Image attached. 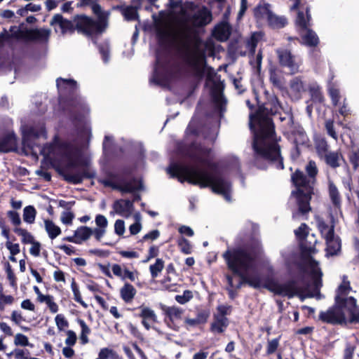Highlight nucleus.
<instances>
[{
	"mask_svg": "<svg viewBox=\"0 0 359 359\" xmlns=\"http://www.w3.org/2000/svg\"><path fill=\"white\" fill-rule=\"evenodd\" d=\"M271 15L272 13L268 4L259 5L255 9V15L260 20H266L267 21L269 18V15Z\"/></svg>",
	"mask_w": 359,
	"mask_h": 359,
	"instance_id": "obj_30",
	"label": "nucleus"
},
{
	"mask_svg": "<svg viewBox=\"0 0 359 359\" xmlns=\"http://www.w3.org/2000/svg\"><path fill=\"white\" fill-rule=\"evenodd\" d=\"M346 316H348L349 320H351V316L349 313L347 307L344 306V303L338 304L336 302V305L330 308L325 311H321L319 313V319L323 322L327 323H342L346 321Z\"/></svg>",
	"mask_w": 359,
	"mask_h": 359,
	"instance_id": "obj_10",
	"label": "nucleus"
},
{
	"mask_svg": "<svg viewBox=\"0 0 359 359\" xmlns=\"http://www.w3.org/2000/svg\"><path fill=\"white\" fill-rule=\"evenodd\" d=\"M56 82L59 92L62 95L73 93L77 88L76 81L71 79H57Z\"/></svg>",
	"mask_w": 359,
	"mask_h": 359,
	"instance_id": "obj_19",
	"label": "nucleus"
},
{
	"mask_svg": "<svg viewBox=\"0 0 359 359\" xmlns=\"http://www.w3.org/2000/svg\"><path fill=\"white\" fill-rule=\"evenodd\" d=\"M136 294V290L130 283H125L120 290L121 299L126 303L131 302Z\"/></svg>",
	"mask_w": 359,
	"mask_h": 359,
	"instance_id": "obj_23",
	"label": "nucleus"
},
{
	"mask_svg": "<svg viewBox=\"0 0 359 359\" xmlns=\"http://www.w3.org/2000/svg\"><path fill=\"white\" fill-rule=\"evenodd\" d=\"M278 62L281 67H285L291 74L298 72L299 65L295 61V57L291 52L286 49L279 48L276 50Z\"/></svg>",
	"mask_w": 359,
	"mask_h": 359,
	"instance_id": "obj_15",
	"label": "nucleus"
},
{
	"mask_svg": "<svg viewBox=\"0 0 359 359\" xmlns=\"http://www.w3.org/2000/svg\"><path fill=\"white\" fill-rule=\"evenodd\" d=\"M100 53L102 56V60L104 62H107L109 60V47L108 43H104L99 47Z\"/></svg>",
	"mask_w": 359,
	"mask_h": 359,
	"instance_id": "obj_56",
	"label": "nucleus"
},
{
	"mask_svg": "<svg viewBox=\"0 0 359 359\" xmlns=\"http://www.w3.org/2000/svg\"><path fill=\"white\" fill-rule=\"evenodd\" d=\"M262 39V32H255L252 34L250 38L247 41V48L249 49L252 54L255 53L256 46L259 40Z\"/></svg>",
	"mask_w": 359,
	"mask_h": 359,
	"instance_id": "obj_37",
	"label": "nucleus"
},
{
	"mask_svg": "<svg viewBox=\"0 0 359 359\" xmlns=\"http://www.w3.org/2000/svg\"><path fill=\"white\" fill-rule=\"evenodd\" d=\"M115 8L120 10L127 20H136L138 19V8L132 6H118Z\"/></svg>",
	"mask_w": 359,
	"mask_h": 359,
	"instance_id": "obj_25",
	"label": "nucleus"
},
{
	"mask_svg": "<svg viewBox=\"0 0 359 359\" xmlns=\"http://www.w3.org/2000/svg\"><path fill=\"white\" fill-rule=\"evenodd\" d=\"M310 18L309 9L306 8V17L302 12H298L296 24L301 29L300 35L303 43L309 46H315L318 43V37L314 32L308 28Z\"/></svg>",
	"mask_w": 359,
	"mask_h": 359,
	"instance_id": "obj_11",
	"label": "nucleus"
},
{
	"mask_svg": "<svg viewBox=\"0 0 359 359\" xmlns=\"http://www.w3.org/2000/svg\"><path fill=\"white\" fill-rule=\"evenodd\" d=\"M55 321L60 331L64 330L69 326L68 321L62 314H57L55 318Z\"/></svg>",
	"mask_w": 359,
	"mask_h": 359,
	"instance_id": "obj_45",
	"label": "nucleus"
},
{
	"mask_svg": "<svg viewBox=\"0 0 359 359\" xmlns=\"http://www.w3.org/2000/svg\"><path fill=\"white\" fill-rule=\"evenodd\" d=\"M229 324L228 319L214 316V320L211 324L210 330L214 333H222Z\"/></svg>",
	"mask_w": 359,
	"mask_h": 359,
	"instance_id": "obj_24",
	"label": "nucleus"
},
{
	"mask_svg": "<svg viewBox=\"0 0 359 359\" xmlns=\"http://www.w3.org/2000/svg\"><path fill=\"white\" fill-rule=\"evenodd\" d=\"M7 215L15 227H19L21 224L20 215L15 211L10 210L7 212Z\"/></svg>",
	"mask_w": 359,
	"mask_h": 359,
	"instance_id": "obj_49",
	"label": "nucleus"
},
{
	"mask_svg": "<svg viewBox=\"0 0 359 359\" xmlns=\"http://www.w3.org/2000/svg\"><path fill=\"white\" fill-rule=\"evenodd\" d=\"M163 311L172 322L181 319L183 314V310L175 306L165 307Z\"/></svg>",
	"mask_w": 359,
	"mask_h": 359,
	"instance_id": "obj_29",
	"label": "nucleus"
},
{
	"mask_svg": "<svg viewBox=\"0 0 359 359\" xmlns=\"http://www.w3.org/2000/svg\"><path fill=\"white\" fill-rule=\"evenodd\" d=\"M95 223L96 227L92 229L86 226H81L74 231V235L64 238V241L81 244L86 241L93 235L97 241H100L107 233L108 220L102 215L98 214L95 216Z\"/></svg>",
	"mask_w": 359,
	"mask_h": 359,
	"instance_id": "obj_8",
	"label": "nucleus"
},
{
	"mask_svg": "<svg viewBox=\"0 0 359 359\" xmlns=\"http://www.w3.org/2000/svg\"><path fill=\"white\" fill-rule=\"evenodd\" d=\"M111 271L114 275L123 280L124 269L119 264H113L111 266Z\"/></svg>",
	"mask_w": 359,
	"mask_h": 359,
	"instance_id": "obj_61",
	"label": "nucleus"
},
{
	"mask_svg": "<svg viewBox=\"0 0 359 359\" xmlns=\"http://www.w3.org/2000/svg\"><path fill=\"white\" fill-rule=\"evenodd\" d=\"M13 231L21 236V241L25 244H29L34 241V236L25 229L15 227Z\"/></svg>",
	"mask_w": 359,
	"mask_h": 359,
	"instance_id": "obj_35",
	"label": "nucleus"
},
{
	"mask_svg": "<svg viewBox=\"0 0 359 359\" xmlns=\"http://www.w3.org/2000/svg\"><path fill=\"white\" fill-rule=\"evenodd\" d=\"M14 344L16 346H32V345H30V344L29 343L28 338L25 335H24L22 334H17L15 336Z\"/></svg>",
	"mask_w": 359,
	"mask_h": 359,
	"instance_id": "obj_47",
	"label": "nucleus"
},
{
	"mask_svg": "<svg viewBox=\"0 0 359 359\" xmlns=\"http://www.w3.org/2000/svg\"><path fill=\"white\" fill-rule=\"evenodd\" d=\"M325 129L327 130V134L331 136L335 140H337L338 137L336 131L334 128V122L332 120H326L325 123Z\"/></svg>",
	"mask_w": 359,
	"mask_h": 359,
	"instance_id": "obj_50",
	"label": "nucleus"
},
{
	"mask_svg": "<svg viewBox=\"0 0 359 359\" xmlns=\"http://www.w3.org/2000/svg\"><path fill=\"white\" fill-rule=\"evenodd\" d=\"M79 323L81 328L80 339L83 344H86L88 342V336L90 333V329L83 320H79Z\"/></svg>",
	"mask_w": 359,
	"mask_h": 359,
	"instance_id": "obj_38",
	"label": "nucleus"
},
{
	"mask_svg": "<svg viewBox=\"0 0 359 359\" xmlns=\"http://www.w3.org/2000/svg\"><path fill=\"white\" fill-rule=\"evenodd\" d=\"M40 151L46 159L62 169L66 181L79 184L84 177H91L78 146L55 137L53 143L46 144Z\"/></svg>",
	"mask_w": 359,
	"mask_h": 359,
	"instance_id": "obj_3",
	"label": "nucleus"
},
{
	"mask_svg": "<svg viewBox=\"0 0 359 359\" xmlns=\"http://www.w3.org/2000/svg\"><path fill=\"white\" fill-rule=\"evenodd\" d=\"M67 110H69L70 113L74 114L80 111L83 113L86 111V107L83 101L81 98L76 97L75 100H70L68 101L67 104Z\"/></svg>",
	"mask_w": 359,
	"mask_h": 359,
	"instance_id": "obj_28",
	"label": "nucleus"
},
{
	"mask_svg": "<svg viewBox=\"0 0 359 359\" xmlns=\"http://www.w3.org/2000/svg\"><path fill=\"white\" fill-rule=\"evenodd\" d=\"M173 7L187 38L194 37L197 28L206 26L212 20V13L207 7L199 6L194 2H175Z\"/></svg>",
	"mask_w": 359,
	"mask_h": 359,
	"instance_id": "obj_5",
	"label": "nucleus"
},
{
	"mask_svg": "<svg viewBox=\"0 0 359 359\" xmlns=\"http://www.w3.org/2000/svg\"><path fill=\"white\" fill-rule=\"evenodd\" d=\"M309 228L305 224H302L300 226L295 230L294 233L299 239L304 238L309 233Z\"/></svg>",
	"mask_w": 359,
	"mask_h": 359,
	"instance_id": "obj_54",
	"label": "nucleus"
},
{
	"mask_svg": "<svg viewBox=\"0 0 359 359\" xmlns=\"http://www.w3.org/2000/svg\"><path fill=\"white\" fill-rule=\"evenodd\" d=\"M74 218V215L73 212L70 211H64L61 214L60 221L62 224L67 225H71L72 224V220Z\"/></svg>",
	"mask_w": 359,
	"mask_h": 359,
	"instance_id": "obj_48",
	"label": "nucleus"
},
{
	"mask_svg": "<svg viewBox=\"0 0 359 359\" xmlns=\"http://www.w3.org/2000/svg\"><path fill=\"white\" fill-rule=\"evenodd\" d=\"M29 35L34 40L46 41L50 35V30L46 29H33L30 31Z\"/></svg>",
	"mask_w": 359,
	"mask_h": 359,
	"instance_id": "obj_33",
	"label": "nucleus"
},
{
	"mask_svg": "<svg viewBox=\"0 0 359 359\" xmlns=\"http://www.w3.org/2000/svg\"><path fill=\"white\" fill-rule=\"evenodd\" d=\"M193 297L192 292L190 290H185L182 295H177L175 297L176 301L181 304H184L189 302Z\"/></svg>",
	"mask_w": 359,
	"mask_h": 359,
	"instance_id": "obj_51",
	"label": "nucleus"
},
{
	"mask_svg": "<svg viewBox=\"0 0 359 359\" xmlns=\"http://www.w3.org/2000/svg\"><path fill=\"white\" fill-rule=\"evenodd\" d=\"M6 246L10 251L11 255H16L20 251L19 244L13 243L9 241H7V242L6 243Z\"/></svg>",
	"mask_w": 359,
	"mask_h": 359,
	"instance_id": "obj_58",
	"label": "nucleus"
},
{
	"mask_svg": "<svg viewBox=\"0 0 359 359\" xmlns=\"http://www.w3.org/2000/svg\"><path fill=\"white\" fill-rule=\"evenodd\" d=\"M46 305L49 308L50 311L55 313L58 311V306L57 304L54 302L53 297L52 296H50L49 298L46 302Z\"/></svg>",
	"mask_w": 359,
	"mask_h": 359,
	"instance_id": "obj_62",
	"label": "nucleus"
},
{
	"mask_svg": "<svg viewBox=\"0 0 359 359\" xmlns=\"http://www.w3.org/2000/svg\"><path fill=\"white\" fill-rule=\"evenodd\" d=\"M71 288L74 294V300L82 305L83 308H87L88 305L86 303H85L81 298L80 291L79 290V287L74 281V280H72V284H71Z\"/></svg>",
	"mask_w": 359,
	"mask_h": 359,
	"instance_id": "obj_41",
	"label": "nucleus"
},
{
	"mask_svg": "<svg viewBox=\"0 0 359 359\" xmlns=\"http://www.w3.org/2000/svg\"><path fill=\"white\" fill-rule=\"evenodd\" d=\"M231 34L230 25L226 22H222L217 25L214 29V36L219 41H224L228 39Z\"/></svg>",
	"mask_w": 359,
	"mask_h": 359,
	"instance_id": "obj_21",
	"label": "nucleus"
},
{
	"mask_svg": "<svg viewBox=\"0 0 359 359\" xmlns=\"http://www.w3.org/2000/svg\"><path fill=\"white\" fill-rule=\"evenodd\" d=\"M134 207L133 202L129 200H117L113 204L114 212H111V215L114 213L124 217H129L133 211Z\"/></svg>",
	"mask_w": 359,
	"mask_h": 359,
	"instance_id": "obj_18",
	"label": "nucleus"
},
{
	"mask_svg": "<svg viewBox=\"0 0 359 359\" xmlns=\"http://www.w3.org/2000/svg\"><path fill=\"white\" fill-rule=\"evenodd\" d=\"M91 9L98 20L95 21L86 15H80L76 19V27L78 29L86 35L100 34L102 33L107 27V18L109 13L102 10L100 5L93 3Z\"/></svg>",
	"mask_w": 359,
	"mask_h": 359,
	"instance_id": "obj_7",
	"label": "nucleus"
},
{
	"mask_svg": "<svg viewBox=\"0 0 359 359\" xmlns=\"http://www.w3.org/2000/svg\"><path fill=\"white\" fill-rule=\"evenodd\" d=\"M50 25L54 27L56 32H60L62 34L71 32L74 30L72 22L64 18L60 14H56L53 17Z\"/></svg>",
	"mask_w": 359,
	"mask_h": 359,
	"instance_id": "obj_17",
	"label": "nucleus"
},
{
	"mask_svg": "<svg viewBox=\"0 0 359 359\" xmlns=\"http://www.w3.org/2000/svg\"><path fill=\"white\" fill-rule=\"evenodd\" d=\"M327 144L325 140H321L317 145V150L320 156H325L327 153Z\"/></svg>",
	"mask_w": 359,
	"mask_h": 359,
	"instance_id": "obj_63",
	"label": "nucleus"
},
{
	"mask_svg": "<svg viewBox=\"0 0 359 359\" xmlns=\"http://www.w3.org/2000/svg\"><path fill=\"white\" fill-rule=\"evenodd\" d=\"M30 244L32 245V246L29 249L30 254L34 257H39L40 255V250H41L40 243L34 240Z\"/></svg>",
	"mask_w": 359,
	"mask_h": 359,
	"instance_id": "obj_59",
	"label": "nucleus"
},
{
	"mask_svg": "<svg viewBox=\"0 0 359 359\" xmlns=\"http://www.w3.org/2000/svg\"><path fill=\"white\" fill-rule=\"evenodd\" d=\"M326 163L332 167L339 166V156L337 152H327L324 156Z\"/></svg>",
	"mask_w": 359,
	"mask_h": 359,
	"instance_id": "obj_40",
	"label": "nucleus"
},
{
	"mask_svg": "<svg viewBox=\"0 0 359 359\" xmlns=\"http://www.w3.org/2000/svg\"><path fill=\"white\" fill-rule=\"evenodd\" d=\"M290 90L291 93L295 95H297L304 91V86L302 81L298 77L292 79L290 83Z\"/></svg>",
	"mask_w": 359,
	"mask_h": 359,
	"instance_id": "obj_36",
	"label": "nucleus"
},
{
	"mask_svg": "<svg viewBox=\"0 0 359 359\" xmlns=\"http://www.w3.org/2000/svg\"><path fill=\"white\" fill-rule=\"evenodd\" d=\"M351 290L349 282L345 279L343 280L342 283L339 285L337 294L336 296V302L339 304L344 303V306L346 308L351 316L352 321L359 320V309L355 305V300L353 297H345L349 293Z\"/></svg>",
	"mask_w": 359,
	"mask_h": 359,
	"instance_id": "obj_9",
	"label": "nucleus"
},
{
	"mask_svg": "<svg viewBox=\"0 0 359 359\" xmlns=\"http://www.w3.org/2000/svg\"><path fill=\"white\" fill-rule=\"evenodd\" d=\"M316 223L319 231L325 240L334 236L333 225L329 226L319 217H316Z\"/></svg>",
	"mask_w": 359,
	"mask_h": 359,
	"instance_id": "obj_26",
	"label": "nucleus"
},
{
	"mask_svg": "<svg viewBox=\"0 0 359 359\" xmlns=\"http://www.w3.org/2000/svg\"><path fill=\"white\" fill-rule=\"evenodd\" d=\"M278 346V340L277 339H272L267 344V354H271L276 351Z\"/></svg>",
	"mask_w": 359,
	"mask_h": 359,
	"instance_id": "obj_60",
	"label": "nucleus"
},
{
	"mask_svg": "<svg viewBox=\"0 0 359 359\" xmlns=\"http://www.w3.org/2000/svg\"><path fill=\"white\" fill-rule=\"evenodd\" d=\"M67 337L65 339V344L68 346H74L76 342V333L72 330L67 331Z\"/></svg>",
	"mask_w": 359,
	"mask_h": 359,
	"instance_id": "obj_55",
	"label": "nucleus"
},
{
	"mask_svg": "<svg viewBox=\"0 0 359 359\" xmlns=\"http://www.w3.org/2000/svg\"><path fill=\"white\" fill-rule=\"evenodd\" d=\"M41 7L39 4H28L25 7L22 8L18 11V13L20 15H25L27 11L37 12L41 10Z\"/></svg>",
	"mask_w": 359,
	"mask_h": 359,
	"instance_id": "obj_46",
	"label": "nucleus"
},
{
	"mask_svg": "<svg viewBox=\"0 0 359 359\" xmlns=\"http://www.w3.org/2000/svg\"><path fill=\"white\" fill-rule=\"evenodd\" d=\"M268 105L258 109L255 114L250 115V128L254 132L253 148L257 155L255 164L260 168L265 166L259 164L260 161H267L275 164L278 169H283L280 148L274 136V127L271 118L266 114Z\"/></svg>",
	"mask_w": 359,
	"mask_h": 359,
	"instance_id": "obj_4",
	"label": "nucleus"
},
{
	"mask_svg": "<svg viewBox=\"0 0 359 359\" xmlns=\"http://www.w3.org/2000/svg\"><path fill=\"white\" fill-rule=\"evenodd\" d=\"M43 222L44 229L51 240L56 238L61 233V229L52 220L47 219Z\"/></svg>",
	"mask_w": 359,
	"mask_h": 359,
	"instance_id": "obj_27",
	"label": "nucleus"
},
{
	"mask_svg": "<svg viewBox=\"0 0 359 359\" xmlns=\"http://www.w3.org/2000/svg\"><path fill=\"white\" fill-rule=\"evenodd\" d=\"M126 231L125 222L122 219H117L114 223V232L116 235L121 236Z\"/></svg>",
	"mask_w": 359,
	"mask_h": 359,
	"instance_id": "obj_52",
	"label": "nucleus"
},
{
	"mask_svg": "<svg viewBox=\"0 0 359 359\" xmlns=\"http://www.w3.org/2000/svg\"><path fill=\"white\" fill-rule=\"evenodd\" d=\"M316 252L313 248H304L302 251V267L311 278V283L306 288L297 287L292 283L280 284L273 280L262 281L256 271L254 256L243 248H235L227 250L224 254L229 268L239 276L238 283H234L233 278L228 276V283L231 288L238 289L243 283H248L255 288L266 287L275 294L292 297L299 295L303 300L307 297H313L318 294L322 286L321 277L323 273L318 264L312 257Z\"/></svg>",
	"mask_w": 359,
	"mask_h": 359,
	"instance_id": "obj_1",
	"label": "nucleus"
},
{
	"mask_svg": "<svg viewBox=\"0 0 359 359\" xmlns=\"http://www.w3.org/2000/svg\"><path fill=\"white\" fill-rule=\"evenodd\" d=\"M104 187H111L122 193H132L141 189V184L137 180L124 181L116 175H110L107 178L102 180Z\"/></svg>",
	"mask_w": 359,
	"mask_h": 359,
	"instance_id": "obj_12",
	"label": "nucleus"
},
{
	"mask_svg": "<svg viewBox=\"0 0 359 359\" xmlns=\"http://www.w3.org/2000/svg\"><path fill=\"white\" fill-rule=\"evenodd\" d=\"M210 152V150L199 148L191 156L194 165L174 163L168 168V172L181 182L187 181L201 187H210L213 192L222 195L226 201H231V184L222 177L205 169L212 167Z\"/></svg>",
	"mask_w": 359,
	"mask_h": 359,
	"instance_id": "obj_2",
	"label": "nucleus"
},
{
	"mask_svg": "<svg viewBox=\"0 0 359 359\" xmlns=\"http://www.w3.org/2000/svg\"><path fill=\"white\" fill-rule=\"evenodd\" d=\"M269 25L273 28L279 29L285 26L287 20L282 16H278L272 13L267 20Z\"/></svg>",
	"mask_w": 359,
	"mask_h": 359,
	"instance_id": "obj_32",
	"label": "nucleus"
},
{
	"mask_svg": "<svg viewBox=\"0 0 359 359\" xmlns=\"http://www.w3.org/2000/svg\"><path fill=\"white\" fill-rule=\"evenodd\" d=\"M329 194L332 203L336 206H339L341 201L339 194L335 185L332 182L329 184Z\"/></svg>",
	"mask_w": 359,
	"mask_h": 359,
	"instance_id": "obj_39",
	"label": "nucleus"
},
{
	"mask_svg": "<svg viewBox=\"0 0 359 359\" xmlns=\"http://www.w3.org/2000/svg\"><path fill=\"white\" fill-rule=\"evenodd\" d=\"M326 241V250L327 255H335L341 249V243L337 236L335 235L331 238H327Z\"/></svg>",
	"mask_w": 359,
	"mask_h": 359,
	"instance_id": "obj_22",
	"label": "nucleus"
},
{
	"mask_svg": "<svg viewBox=\"0 0 359 359\" xmlns=\"http://www.w3.org/2000/svg\"><path fill=\"white\" fill-rule=\"evenodd\" d=\"M23 144L33 149L35 147H39L38 140L40 139H46V134L43 126L39 127H32L27 129H23Z\"/></svg>",
	"mask_w": 359,
	"mask_h": 359,
	"instance_id": "obj_13",
	"label": "nucleus"
},
{
	"mask_svg": "<svg viewBox=\"0 0 359 359\" xmlns=\"http://www.w3.org/2000/svg\"><path fill=\"white\" fill-rule=\"evenodd\" d=\"M230 306L226 305H219L217 308V313L214 315L217 317L226 318L225 316L229 313Z\"/></svg>",
	"mask_w": 359,
	"mask_h": 359,
	"instance_id": "obj_57",
	"label": "nucleus"
},
{
	"mask_svg": "<svg viewBox=\"0 0 359 359\" xmlns=\"http://www.w3.org/2000/svg\"><path fill=\"white\" fill-rule=\"evenodd\" d=\"M189 65L194 70L198 76H201L205 69V55L198 48H194L187 56Z\"/></svg>",
	"mask_w": 359,
	"mask_h": 359,
	"instance_id": "obj_14",
	"label": "nucleus"
},
{
	"mask_svg": "<svg viewBox=\"0 0 359 359\" xmlns=\"http://www.w3.org/2000/svg\"><path fill=\"white\" fill-rule=\"evenodd\" d=\"M177 243L180 248V250L183 253L188 255L191 252V245L190 243L189 242V241H187L184 237L180 238L178 239Z\"/></svg>",
	"mask_w": 359,
	"mask_h": 359,
	"instance_id": "obj_43",
	"label": "nucleus"
},
{
	"mask_svg": "<svg viewBox=\"0 0 359 359\" xmlns=\"http://www.w3.org/2000/svg\"><path fill=\"white\" fill-rule=\"evenodd\" d=\"M138 316L142 318V325L149 330L158 322V318L155 311L151 308L141 305L137 308Z\"/></svg>",
	"mask_w": 359,
	"mask_h": 359,
	"instance_id": "obj_16",
	"label": "nucleus"
},
{
	"mask_svg": "<svg viewBox=\"0 0 359 359\" xmlns=\"http://www.w3.org/2000/svg\"><path fill=\"white\" fill-rule=\"evenodd\" d=\"M328 92L329 95L331 97L332 104L336 106L337 105L339 99H340V95H339V90L337 88H336L334 85L330 84L328 87Z\"/></svg>",
	"mask_w": 359,
	"mask_h": 359,
	"instance_id": "obj_42",
	"label": "nucleus"
},
{
	"mask_svg": "<svg viewBox=\"0 0 359 359\" xmlns=\"http://www.w3.org/2000/svg\"><path fill=\"white\" fill-rule=\"evenodd\" d=\"M310 93L313 101L322 102L324 100L323 95L318 86H313L310 88Z\"/></svg>",
	"mask_w": 359,
	"mask_h": 359,
	"instance_id": "obj_44",
	"label": "nucleus"
},
{
	"mask_svg": "<svg viewBox=\"0 0 359 359\" xmlns=\"http://www.w3.org/2000/svg\"><path fill=\"white\" fill-rule=\"evenodd\" d=\"M306 170L309 175L308 177L299 170H297L292 176V180L297 189V192H292V194L295 195L299 206V212L294 214V217H297L300 213L308 212L311 210L309 201L313 194L314 177L318 172L315 162L310 161L306 167Z\"/></svg>",
	"mask_w": 359,
	"mask_h": 359,
	"instance_id": "obj_6",
	"label": "nucleus"
},
{
	"mask_svg": "<svg viewBox=\"0 0 359 359\" xmlns=\"http://www.w3.org/2000/svg\"><path fill=\"white\" fill-rule=\"evenodd\" d=\"M350 160L355 167L359 166V149H355L351 151Z\"/></svg>",
	"mask_w": 359,
	"mask_h": 359,
	"instance_id": "obj_64",
	"label": "nucleus"
},
{
	"mask_svg": "<svg viewBox=\"0 0 359 359\" xmlns=\"http://www.w3.org/2000/svg\"><path fill=\"white\" fill-rule=\"evenodd\" d=\"M36 216V210L32 205H28L23 209V220L27 224H33Z\"/></svg>",
	"mask_w": 359,
	"mask_h": 359,
	"instance_id": "obj_31",
	"label": "nucleus"
},
{
	"mask_svg": "<svg viewBox=\"0 0 359 359\" xmlns=\"http://www.w3.org/2000/svg\"><path fill=\"white\" fill-rule=\"evenodd\" d=\"M164 268V261L162 259H156L154 264L150 265L149 271L152 278H157Z\"/></svg>",
	"mask_w": 359,
	"mask_h": 359,
	"instance_id": "obj_34",
	"label": "nucleus"
},
{
	"mask_svg": "<svg viewBox=\"0 0 359 359\" xmlns=\"http://www.w3.org/2000/svg\"><path fill=\"white\" fill-rule=\"evenodd\" d=\"M17 140L14 134L8 133L0 140V151L8 152L16 148Z\"/></svg>",
	"mask_w": 359,
	"mask_h": 359,
	"instance_id": "obj_20",
	"label": "nucleus"
},
{
	"mask_svg": "<svg viewBox=\"0 0 359 359\" xmlns=\"http://www.w3.org/2000/svg\"><path fill=\"white\" fill-rule=\"evenodd\" d=\"M158 252H159V249H158V247L156 246V245H152L149 248V250H148V255L147 257H146L145 259H144L142 261L143 263H147L148 262H149L151 259L156 257L158 256Z\"/></svg>",
	"mask_w": 359,
	"mask_h": 359,
	"instance_id": "obj_53",
	"label": "nucleus"
}]
</instances>
